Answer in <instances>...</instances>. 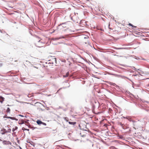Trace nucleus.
<instances>
[{"label": "nucleus", "instance_id": "nucleus-1", "mask_svg": "<svg viewBox=\"0 0 149 149\" xmlns=\"http://www.w3.org/2000/svg\"><path fill=\"white\" fill-rule=\"evenodd\" d=\"M8 132L7 130H6L5 129H3L1 130L0 133L2 134H4L5 133H6Z\"/></svg>", "mask_w": 149, "mask_h": 149}, {"label": "nucleus", "instance_id": "nucleus-2", "mask_svg": "<svg viewBox=\"0 0 149 149\" xmlns=\"http://www.w3.org/2000/svg\"><path fill=\"white\" fill-rule=\"evenodd\" d=\"M80 134L83 137H85L86 135V133L84 131H82L80 133Z\"/></svg>", "mask_w": 149, "mask_h": 149}, {"label": "nucleus", "instance_id": "nucleus-3", "mask_svg": "<svg viewBox=\"0 0 149 149\" xmlns=\"http://www.w3.org/2000/svg\"><path fill=\"white\" fill-rule=\"evenodd\" d=\"M118 125H120L122 127L123 129H125V125H124V124H122L121 122H118Z\"/></svg>", "mask_w": 149, "mask_h": 149}, {"label": "nucleus", "instance_id": "nucleus-4", "mask_svg": "<svg viewBox=\"0 0 149 149\" xmlns=\"http://www.w3.org/2000/svg\"><path fill=\"white\" fill-rule=\"evenodd\" d=\"M3 144H10L11 142L8 141H3Z\"/></svg>", "mask_w": 149, "mask_h": 149}, {"label": "nucleus", "instance_id": "nucleus-5", "mask_svg": "<svg viewBox=\"0 0 149 149\" xmlns=\"http://www.w3.org/2000/svg\"><path fill=\"white\" fill-rule=\"evenodd\" d=\"M4 100V98L0 96V102L2 103Z\"/></svg>", "mask_w": 149, "mask_h": 149}, {"label": "nucleus", "instance_id": "nucleus-6", "mask_svg": "<svg viewBox=\"0 0 149 149\" xmlns=\"http://www.w3.org/2000/svg\"><path fill=\"white\" fill-rule=\"evenodd\" d=\"M36 122L39 125H40V124H42V122L41 121L38 120H37Z\"/></svg>", "mask_w": 149, "mask_h": 149}, {"label": "nucleus", "instance_id": "nucleus-7", "mask_svg": "<svg viewBox=\"0 0 149 149\" xmlns=\"http://www.w3.org/2000/svg\"><path fill=\"white\" fill-rule=\"evenodd\" d=\"M69 124L72 125H74L76 124V123L75 122H68Z\"/></svg>", "mask_w": 149, "mask_h": 149}, {"label": "nucleus", "instance_id": "nucleus-8", "mask_svg": "<svg viewBox=\"0 0 149 149\" xmlns=\"http://www.w3.org/2000/svg\"><path fill=\"white\" fill-rule=\"evenodd\" d=\"M5 117L6 118H10L12 120H15V118L11 117L6 116Z\"/></svg>", "mask_w": 149, "mask_h": 149}, {"label": "nucleus", "instance_id": "nucleus-9", "mask_svg": "<svg viewBox=\"0 0 149 149\" xmlns=\"http://www.w3.org/2000/svg\"><path fill=\"white\" fill-rule=\"evenodd\" d=\"M10 110L9 108L8 107L7 108V109L6 110V112L8 113H10Z\"/></svg>", "mask_w": 149, "mask_h": 149}, {"label": "nucleus", "instance_id": "nucleus-10", "mask_svg": "<svg viewBox=\"0 0 149 149\" xmlns=\"http://www.w3.org/2000/svg\"><path fill=\"white\" fill-rule=\"evenodd\" d=\"M128 25L129 26H132V28H136V26L133 25L131 23H129L128 24Z\"/></svg>", "mask_w": 149, "mask_h": 149}, {"label": "nucleus", "instance_id": "nucleus-11", "mask_svg": "<svg viewBox=\"0 0 149 149\" xmlns=\"http://www.w3.org/2000/svg\"><path fill=\"white\" fill-rule=\"evenodd\" d=\"M17 126H15L14 128H13L12 130V131L14 132L15 130H17Z\"/></svg>", "mask_w": 149, "mask_h": 149}, {"label": "nucleus", "instance_id": "nucleus-12", "mask_svg": "<svg viewBox=\"0 0 149 149\" xmlns=\"http://www.w3.org/2000/svg\"><path fill=\"white\" fill-rule=\"evenodd\" d=\"M68 75H69V72H67L65 75H63V77H67L68 76Z\"/></svg>", "mask_w": 149, "mask_h": 149}, {"label": "nucleus", "instance_id": "nucleus-13", "mask_svg": "<svg viewBox=\"0 0 149 149\" xmlns=\"http://www.w3.org/2000/svg\"><path fill=\"white\" fill-rule=\"evenodd\" d=\"M42 124L44 125H46V123L42 122Z\"/></svg>", "mask_w": 149, "mask_h": 149}, {"label": "nucleus", "instance_id": "nucleus-14", "mask_svg": "<svg viewBox=\"0 0 149 149\" xmlns=\"http://www.w3.org/2000/svg\"><path fill=\"white\" fill-rule=\"evenodd\" d=\"M55 38V40H58L59 39H60V38Z\"/></svg>", "mask_w": 149, "mask_h": 149}, {"label": "nucleus", "instance_id": "nucleus-15", "mask_svg": "<svg viewBox=\"0 0 149 149\" xmlns=\"http://www.w3.org/2000/svg\"><path fill=\"white\" fill-rule=\"evenodd\" d=\"M2 64L1 63H0V68L2 67Z\"/></svg>", "mask_w": 149, "mask_h": 149}, {"label": "nucleus", "instance_id": "nucleus-16", "mask_svg": "<svg viewBox=\"0 0 149 149\" xmlns=\"http://www.w3.org/2000/svg\"><path fill=\"white\" fill-rule=\"evenodd\" d=\"M19 116H21V117H23V116L21 115H19Z\"/></svg>", "mask_w": 149, "mask_h": 149}, {"label": "nucleus", "instance_id": "nucleus-17", "mask_svg": "<svg viewBox=\"0 0 149 149\" xmlns=\"http://www.w3.org/2000/svg\"><path fill=\"white\" fill-rule=\"evenodd\" d=\"M24 123V122H23H23H22V123H21V124H23Z\"/></svg>", "mask_w": 149, "mask_h": 149}]
</instances>
